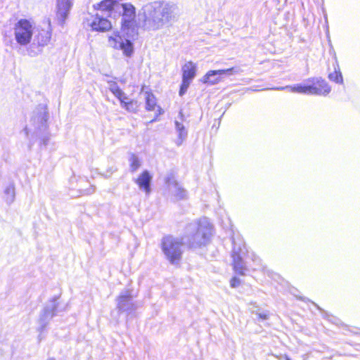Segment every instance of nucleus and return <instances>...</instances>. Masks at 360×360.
<instances>
[{"label":"nucleus","instance_id":"obj_15","mask_svg":"<svg viewBox=\"0 0 360 360\" xmlns=\"http://www.w3.org/2000/svg\"><path fill=\"white\" fill-rule=\"evenodd\" d=\"M150 181L151 175L148 171L145 170L136 179L135 182L141 189L149 193Z\"/></svg>","mask_w":360,"mask_h":360},{"label":"nucleus","instance_id":"obj_18","mask_svg":"<svg viewBox=\"0 0 360 360\" xmlns=\"http://www.w3.org/2000/svg\"><path fill=\"white\" fill-rule=\"evenodd\" d=\"M121 39V36L118 32H114L112 35L108 37V41L110 46L114 49H119V46L121 44L120 40Z\"/></svg>","mask_w":360,"mask_h":360},{"label":"nucleus","instance_id":"obj_20","mask_svg":"<svg viewBox=\"0 0 360 360\" xmlns=\"http://www.w3.org/2000/svg\"><path fill=\"white\" fill-rule=\"evenodd\" d=\"M129 166L131 172H136L141 167V161L135 154H131L130 156Z\"/></svg>","mask_w":360,"mask_h":360},{"label":"nucleus","instance_id":"obj_1","mask_svg":"<svg viewBox=\"0 0 360 360\" xmlns=\"http://www.w3.org/2000/svg\"><path fill=\"white\" fill-rule=\"evenodd\" d=\"M120 7V31L124 37L137 39L140 22L136 8L131 2L122 3Z\"/></svg>","mask_w":360,"mask_h":360},{"label":"nucleus","instance_id":"obj_17","mask_svg":"<svg viewBox=\"0 0 360 360\" xmlns=\"http://www.w3.org/2000/svg\"><path fill=\"white\" fill-rule=\"evenodd\" d=\"M311 85H315L318 89L322 90L321 94H310V95H326L330 91V88L326 82L321 79H314Z\"/></svg>","mask_w":360,"mask_h":360},{"label":"nucleus","instance_id":"obj_9","mask_svg":"<svg viewBox=\"0 0 360 360\" xmlns=\"http://www.w3.org/2000/svg\"><path fill=\"white\" fill-rule=\"evenodd\" d=\"M275 90H287L292 93L310 95V94H321L322 90L318 89L315 85H311L309 81L307 83L297 84L291 86L276 87Z\"/></svg>","mask_w":360,"mask_h":360},{"label":"nucleus","instance_id":"obj_13","mask_svg":"<svg viewBox=\"0 0 360 360\" xmlns=\"http://www.w3.org/2000/svg\"><path fill=\"white\" fill-rule=\"evenodd\" d=\"M166 183L174 200L179 201L186 198V191L174 179H168Z\"/></svg>","mask_w":360,"mask_h":360},{"label":"nucleus","instance_id":"obj_10","mask_svg":"<svg viewBox=\"0 0 360 360\" xmlns=\"http://www.w3.org/2000/svg\"><path fill=\"white\" fill-rule=\"evenodd\" d=\"M72 6V0H56V16L58 23L63 26Z\"/></svg>","mask_w":360,"mask_h":360},{"label":"nucleus","instance_id":"obj_19","mask_svg":"<svg viewBox=\"0 0 360 360\" xmlns=\"http://www.w3.org/2000/svg\"><path fill=\"white\" fill-rule=\"evenodd\" d=\"M176 127L179 133V134L178 135V138L176 140V143L177 145L180 146L182 144L184 141L186 139V132L184 131V127L183 124L176 122Z\"/></svg>","mask_w":360,"mask_h":360},{"label":"nucleus","instance_id":"obj_7","mask_svg":"<svg viewBox=\"0 0 360 360\" xmlns=\"http://www.w3.org/2000/svg\"><path fill=\"white\" fill-rule=\"evenodd\" d=\"M159 24L168 25L177 20L178 8L170 2H162L160 5Z\"/></svg>","mask_w":360,"mask_h":360},{"label":"nucleus","instance_id":"obj_28","mask_svg":"<svg viewBox=\"0 0 360 360\" xmlns=\"http://www.w3.org/2000/svg\"><path fill=\"white\" fill-rule=\"evenodd\" d=\"M278 360H290V359L287 355H281L278 356Z\"/></svg>","mask_w":360,"mask_h":360},{"label":"nucleus","instance_id":"obj_27","mask_svg":"<svg viewBox=\"0 0 360 360\" xmlns=\"http://www.w3.org/2000/svg\"><path fill=\"white\" fill-rule=\"evenodd\" d=\"M250 308H253L254 310H257L258 311H261V309L257 306H256L255 303H250L249 304V309H250Z\"/></svg>","mask_w":360,"mask_h":360},{"label":"nucleus","instance_id":"obj_12","mask_svg":"<svg viewBox=\"0 0 360 360\" xmlns=\"http://www.w3.org/2000/svg\"><path fill=\"white\" fill-rule=\"evenodd\" d=\"M122 0H102L93 6L95 11H98L110 15L115 8L120 5Z\"/></svg>","mask_w":360,"mask_h":360},{"label":"nucleus","instance_id":"obj_24","mask_svg":"<svg viewBox=\"0 0 360 360\" xmlns=\"http://www.w3.org/2000/svg\"><path fill=\"white\" fill-rule=\"evenodd\" d=\"M329 79L336 83L342 84L343 78L341 72L338 70H335L329 75Z\"/></svg>","mask_w":360,"mask_h":360},{"label":"nucleus","instance_id":"obj_29","mask_svg":"<svg viewBox=\"0 0 360 360\" xmlns=\"http://www.w3.org/2000/svg\"><path fill=\"white\" fill-rule=\"evenodd\" d=\"M235 269L236 270H238V269H242V266H240L239 264H237L236 262L235 261V266H234Z\"/></svg>","mask_w":360,"mask_h":360},{"label":"nucleus","instance_id":"obj_3","mask_svg":"<svg viewBox=\"0 0 360 360\" xmlns=\"http://www.w3.org/2000/svg\"><path fill=\"white\" fill-rule=\"evenodd\" d=\"M162 249L167 259L172 263L180 260L183 252V244L177 238L167 236L162 239Z\"/></svg>","mask_w":360,"mask_h":360},{"label":"nucleus","instance_id":"obj_25","mask_svg":"<svg viewBox=\"0 0 360 360\" xmlns=\"http://www.w3.org/2000/svg\"><path fill=\"white\" fill-rule=\"evenodd\" d=\"M250 311L253 314H255L258 318L261 320H266L269 318V314L264 311H257L254 310L253 308H250Z\"/></svg>","mask_w":360,"mask_h":360},{"label":"nucleus","instance_id":"obj_23","mask_svg":"<svg viewBox=\"0 0 360 360\" xmlns=\"http://www.w3.org/2000/svg\"><path fill=\"white\" fill-rule=\"evenodd\" d=\"M5 200L8 203H11L15 198V189L13 187H8L5 191Z\"/></svg>","mask_w":360,"mask_h":360},{"label":"nucleus","instance_id":"obj_2","mask_svg":"<svg viewBox=\"0 0 360 360\" xmlns=\"http://www.w3.org/2000/svg\"><path fill=\"white\" fill-rule=\"evenodd\" d=\"M212 226L207 221L187 226L186 234L189 238L190 245L195 248L206 245L212 235Z\"/></svg>","mask_w":360,"mask_h":360},{"label":"nucleus","instance_id":"obj_21","mask_svg":"<svg viewBox=\"0 0 360 360\" xmlns=\"http://www.w3.org/2000/svg\"><path fill=\"white\" fill-rule=\"evenodd\" d=\"M146 108L148 110H153L156 105L155 96L150 92H146Z\"/></svg>","mask_w":360,"mask_h":360},{"label":"nucleus","instance_id":"obj_8","mask_svg":"<svg viewBox=\"0 0 360 360\" xmlns=\"http://www.w3.org/2000/svg\"><path fill=\"white\" fill-rule=\"evenodd\" d=\"M234 68L218 70H209L201 79L200 82L203 84L208 85H215L222 81V76L224 75H231L236 73Z\"/></svg>","mask_w":360,"mask_h":360},{"label":"nucleus","instance_id":"obj_5","mask_svg":"<svg viewBox=\"0 0 360 360\" xmlns=\"http://www.w3.org/2000/svg\"><path fill=\"white\" fill-rule=\"evenodd\" d=\"M109 89L120 101L122 108L132 113L138 111L140 106L139 102L136 100L129 98L115 82H110Z\"/></svg>","mask_w":360,"mask_h":360},{"label":"nucleus","instance_id":"obj_16","mask_svg":"<svg viewBox=\"0 0 360 360\" xmlns=\"http://www.w3.org/2000/svg\"><path fill=\"white\" fill-rule=\"evenodd\" d=\"M122 41L119 46V49H121L123 54L127 57H131L134 53V46L130 38H127Z\"/></svg>","mask_w":360,"mask_h":360},{"label":"nucleus","instance_id":"obj_14","mask_svg":"<svg viewBox=\"0 0 360 360\" xmlns=\"http://www.w3.org/2000/svg\"><path fill=\"white\" fill-rule=\"evenodd\" d=\"M52 36V28L51 25V22H49L47 27L40 28L38 30V33L36 36V40L39 46H46L47 45L51 39Z\"/></svg>","mask_w":360,"mask_h":360},{"label":"nucleus","instance_id":"obj_22","mask_svg":"<svg viewBox=\"0 0 360 360\" xmlns=\"http://www.w3.org/2000/svg\"><path fill=\"white\" fill-rule=\"evenodd\" d=\"M118 307L120 309H123L127 304H128L131 300V295L127 292L124 295H120L118 297Z\"/></svg>","mask_w":360,"mask_h":360},{"label":"nucleus","instance_id":"obj_6","mask_svg":"<svg viewBox=\"0 0 360 360\" xmlns=\"http://www.w3.org/2000/svg\"><path fill=\"white\" fill-rule=\"evenodd\" d=\"M197 64L193 61L186 62L181 67V84L180 86L179 94L183 96L187 91L192 81L197 74Z\"/></svg>","mask_w":360,"mask_h":360},{"label":"nucleus","instance_id":"obj_26","mask_svg":"<svg viewBox=\"0 0 360 360\" xmlns=\"http://www.w3.org/2000/svg\"><path fill=\"white\" fill-rule=\"evenodd\" d=\"M240 283V280L236 277L232 278L230 281V285L232 288H236V287L239 286Z\"/></svg>","mask_w":360,"mask_h":360},{"label":"nucleus","instance_id":"obj_30","mask_svg":"<svg viewBox=\"0 0 360 360\" xmlns=\"http://www.w3.org/2000/svg\"><path fill=\"white\" fill-rule=\"evenodd\" d=\"M47 360H55L53 358H49Z\"/></svg>","mask_w":360,"mask_h":360},{"label":"nucleus","instance_id":"obj_4","mask_svg":"<svg viewBox=\"0 0 360 360\" xmlns=\"http://www.w3.org/2000/svg\"><path fill=\"white\" fill-rule=\"evenodd\" d=\"M33 22L30 20H19L14 26V35L17 43L22 46L30 44L33 35Z\"/></svg>","mask_w":360,"mask_h":360},{"label":"nucleus","instance_id":"obj_11","mask_svg":"<svg viewBox=\"0 0 360 360\" xmlns=\"http://www.w3.org/2000/svg\"><path fill=\"white\" fill-rule=\"evenodd\" d=\"M90 27L93 31L98 32H105L112 30V22L107 18L95 15Z\"/></svg>","mask_w":360,"mask_h":360}]
</instances>
